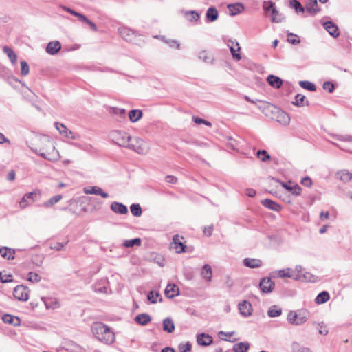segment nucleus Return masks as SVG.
<instances>
[{
    "mask_svg": "<svg viewBox=\"0 0 352 352\" xmlns=\"http://www.w3.org/2000/svg\"><path fill=\"white\" fill-rule=\"evenodd\" d=\"M263 113L272 120H276L282 125L287 126L289 124L290 117L289 115L276 107L265 104L263 107H260Z\"/></svg>",
    "mask_w": 352,
    "mask_h": 352,
    "instance_id": "obj_1",
    "label": "nucleus"
},
{
    "mask_svg": "<svg viewBox=\"0 0 352 352\" xmlns=\"http://www.w3.org/2000/svg\"><path fill=\"white\" fill-rule=\"evenodd\" d=\"M91 330L96 338L106 344H111L115 340L114 333L106 324L102 322H94Z\"/></svg>",
    "mask_w": 352,
    "mask_h": 352,
    "instance_id": "obj_2",
    "label": "nucleus"
},
{
    "mask_svg": "<svg viewBox=\"0 0 352 352\" xmlns=\"http://www.w3.org/2000/svg\"><path fill=\"white\" fill-rule=\"evenodd\" d=\"M39 140L45 146L43 148H36L34 151L43 158L51 160L52 155L55 152V146L53 142L47 136H43Z\"/></svg>",
    "mask_w": 352,
    "mask_h": 352,
    "instance_id": "obj_3",
    "label": "nucleus"
},
{
    "mask_svg": "<svg viewBox=\"0 0 352 352\" xmlns=\"http://www.w3.org/2000/svg\"><path fill=\"white\" fill-rule=\"evenodd\" d=\"M126 148L133 150L141 155L146 154L149 150L148 144L144 140L138 137H131V140L128 142Z\"/></svg>",
    "mask_w": 352,
    "mask_h": 352,
    "instance_id": "obj_4",
    "label": "nucleus"
},
{
    "mask_svg": "<svg viewBox=\"0 0 352 352\" xmlns=\"http://www.w3.org/2000/svg\"><path fill=\"white\" fill-rule=\"evenodd\" d=\"M111 140L120 146L126 148L128 142H131V136L123 131H113L110 133Z\"/></svg>",
    "mask_w": 352,
    "mask_h": 352,
    "instance_id": "obj_5",
    "label": "nucleus"
},
{
    "mask_svg": "<svg viewBox=\"0 0 352 352\" xmlns=\"http://www.w3.org/2000/svg\"><path fill=\"white\" fill-rule=\"evenodd\" d=\"M41 196V190L36 189L31 192L25 193L19 202L21 208L24 209L36 201H38Z\"/></svg>",
    "mask_w": 352,
    "mask_h": 352,
    "instance_id": "obj_6",
    "label": "nucleus"
},
{
    "mask_svg": "<svg viewBox=\"0 0 352 352\" xmlns=\"http://www.w3.org/2000/svg\"><path fill=\"white\" fill-rule=\"evenodd\" d=\"M288 322L293 325H301L307 320V316L302 313L297 314L295 311H290L287 316Z\"/></svg>",
    "mask_w": 352,
    "mask_h": 352,
    "instance_id": "obj_7",
    "label": "nucleus"
},
{
    "mask_svg": "<svg viewBox=\"0 0 352 352\" xmlns=\"http://www.w3.org/2000/svg\"><path fill=\"white\" fill-rule=\"evenodd\" d=\"M120 35L128 42L135 43V38L138 36H140L138 32L131 30L126 26H122L118 28Z\"/></svg>",
    "mask_w": 352,
    "mask_h": 352,
    "instance_id": "obj_8",
    "label": "nucleus"
},
{
    "mask_svg": "<svg viewBox=\"0 0 352 352\" xmlns=\"http://www.w3.org/2000/svg\"><path fill=\"white\" fill-rule=\"evenodd\" d=\"M29 289L28 287L21 285H17L14 287L13 291L14 296L19 300L27 301L29 298Z\"/></svg>",
    "mask_w": 352,
    "mask_h": 352,
    "instance_id": "obj_9",
    "label": "nucleus"
},
{
    "mask_svg": "<svg viewBox=\"0 0 352 352\" xmlns=\"http://www.w3.org/2000/svg\"><path fill=\"white\" fill-rule=\"evenodd\" d=\"M275 284L269 277H264L261 279L259 287L263 293L268 294L273 291Z\"/></svg>",
    "mask_w": 352,
    "mask_h": 352,
    "instance_id": "obj_10",
    "label": "nucleus"
},
{
    "mask_svg": "<svg viewBox=\"0 0 352 352\" xmlns=\"http://www.w3.org/2000/svg\"><path fill=\"white\" fill-rule=\"evenodd\" d=\"M183 237L176 234L173 238V242L170 244V248L175 250L176 253L181 254L186 251V245L181 241Z\"/></svg>",
    "mask_w": 352,
    "mask_h": 352,
    "instance_id": "obj_11",
    "label": "nucleus"
},
{
    "mask_svg": "<svg viewBox=\"0 0 352 352\" xmlns=\"http://www.w3.org/2000/svg\"><path fill=\"white\" fill-rule=\"evenodd\" d=\"M238 307L241 315H242L243 317H248L252 314L253 309L252 304L245 300L239 302Z\"/></svg>",
    "mask_w": 352,
    "mask_h": 352,
    "instance_id": "obj_12",
    "label": "nucleus"
},
{
    "mask_svg": "<svg viewBox=\"0 0 352 352\" xmlns=\"http://www.w3.org/2000/svg\"><path fill=\"white\" fill-rule=\"evenodd\" d=\"M46 52L50 55L58 54L61 50V43L58 41H50L46 46Z\"/></svg>",
    "mask_w": 352,
    "mask_h": 352,
    "instance_id": "obj_13",
    "label": "nucleus"
},
{
    "mask_svg": "<svg viewBox=\"0 0 352 352\" xmlns=\"http://www.w3.org/2000/svg\"><path fill=\"white\" fill-rule=\"evenodd\" d=\"M197 342L199 345L206 346L212 343L213 338L208 334L201 333L197 335Z\"/></svg>",
    "mask_w": 352,
    "mask_h": 352,
    "instance_id": "obj_14",
    "label": "nucleus"
},
{
    "mask_svg": "<svg viewBox=\"0 0 352 352\" xmlns=\"http://www.w3.org/2000/svg\"><path fill=\"white\" fill-rule=\"evenodd\" d=\"M111 210L116 214H126L128 213L127 207L122 203L113 201L111 204Z\"/></svg>",
    "mask_w": 352,
    "mask_h": 352,
    "instance_id": "obj_15",
    "label": "nucleus"
},
{
    "mask_svg": "<svg viewBox=\"0 0 352 352\" xmlns=\"http://www.w3.org/2000/svg\"><path fill=\"white\" fill-rule=\"evenodd\" d=\"M323 26L329 34L334 38L339 36L340 33L337 25L332 21H327L324 23Z\"/></svg>",
    "mask_w": 352,
    "mask_h": 352,
    "instance_id": "obj_16",
    "label": "nucleus"
},
{
    "mask_svg": "<svg viewBox=\"0 0 352 352\" xmlns=\"http://www.w3.org/2000/svg\"><path fill=\"white\" fill-rule=\"evenodd\" d=\"M84 192L85 194L100 195L103 198L109 197L108 193L103 191V190L98 186H91L89 188H85Z\"/></svg>",
    "mask_w": 352,
    "mask_h": 352,
    "instance_id": "obj_17",
    "label": "nucleus"
},
{
    "mask_svg": "<svg viewBox=\"0 0 352 352\" xmlns=\"http://www.w3.org/2000/svg\"><path fill=\"white\" fill-rule=\"evenodd\" d=\"M262 264V261L258 258H245L243 259V265L250 268H258Z\"/></svg>",
    "mask_w": 352,
    "mask_h": 352,
    "instance_id": "obj_18",
    "label": "nucleus"
},
{
    "mask_svg": "<svg viewBox=\"0 0 352 352\" xmlns=\"http://www.w3.org/2000/svg\"><path fill=\"white\" fill-rule=\"evenodd\" d=\"M267 81L274 88L279 89L283 85V80L278 76L272 74L267 76Z\"/></svg>",
    "mask_w": 352,
    "mask_h": 352,
    "instance_id": "obj_19",
    "label": "nucleus"
},
{
    "mask_svg": "<svg viewBox=\"0 0 352 352\" xmlns=\"http://www.w3.org/2000/svg\"><path fill=\"white\" fill-rule=\"evenodd\" d=\"M107 279H101L93 285L94 290L97 293H107Z\"/></svg>",
    "mask_w": 352,
    "mask_h": 352,
    "instance_id": "obj_20",
    "label": "nucleus"
},
{
    "mask_svg": "<svg viewBox=\"0 0 352 352\" xmlns=\"http://www.w3.org/2000/svg\"><path fill=\"white\" fill-rule=\"evenodd\" d=\"M165 294L168 298H173L179 295V288L175 284H168L165 289Z\"/></svg>",
    "mask_w": 352,
    "mask_h": 352,
    "instance_id": "obj_21",
    "label": "nucleus"
},
{
    "mask_svg": "<svg viewBox=\"0 0 352 352\" xmlns=\"http://www.w3.org/2000/svg\"><path fill=\"white\" fill-rule=\"evenodd\" d=\"M277 182H279L281 186L288 190L289 192H291L294 195H300L302 191V188L298 184L294 185V186H289L285 182H282L279 180H276Z\"/></svg>",
    "mask_w": 352,
    "mask_h": 352,
    "instance_id": "obj_22",
    "label": "nucleus"
},
{
    "mask_svg": "<svg viewBox=\"0 0 352 352\" xmlns=\"http://www.w3.org/2000/svg\"><path fill=\"white\" fill-rule=\"evenodd\" d=\"M261 204L263 206L269 208L272 210L278 212L280 210V206L270 199H265L261 201Z\"/></svg>",
    "mask_w": 352,
    "mask_h": 352,
    "instance_id": "obj_23",
    "label": "nucleus"
},
{
    "mask_svg": "<svg viewBox=\"0 0 352 352\" xmlns=\"http://www.w3.org/2000/svg\"><path fill=\"white\" fill-rule=\"evenodd\" d=\"M201 275L206 281H211L212 277V270L210 265H204V266L202 267Z\"/></svg>",
    "mask_w": 352,
    "mask_h": 352,
    "instance_id": "obj_24",
    "label": "nucleus"
},
{
    "mask_svg": "<svg viewBox=\"0 0 352 352\" xmlns=\"http://www.w3.org/2000/svg\"><path fill=\"white\" fill-rule=\"evenodd\" d=\"M136 323L141 325H146L151 320V317L148 314H140L135 317Z\"/></svg>",
    "mask_w": 352,
    "mask_h": 352,
    "instance_id": "obj_25",
    "label": "nucleus"
},
{
    "mask_svg": "<svg viewBox=\"0 0 352 352\" xmlns=\"http://www.w3.org/2000/svg\"><path fill=\"white\" fill-rule=\"evenodd\" d=\"M306 9L311 15L316 14L320 10L318 6L317 0H309L306 6Z\"/></svg>",
    "mask_w": 352,
    "mask_h": 352,
    "instance_id": "obj_26",
    "label": "nucleus"
},
{
    "mask_svg": "<svg viewBox=\"0 0 352 352\" xmlns=\"http://www.w3.org/2000/svg\"><path fill=\"white\" fill-rule=\"evenodd\" d=\"M228 8L230 12V14L232 16L236 15L239 14L244 9V6L241 3H237L234 4H229L228 6Z\"/></svg>",
    "mask_w": 352,
    "mask_h": 352,
    "instance_id": "obj_27",
    "label": "nucleus"
},
{
    "mask_svg": "<svg viewBox=\"0 0 352 352\" xmlns=\"http://www.w3.org/2000/svg\"><path fill=\"white\" fill-rule=\"evenodd\" d=\"M2 320L3 322L13 324L14 326H19L20 324V320L18 317H14L8 314H4L2 317Z\"/></svg>",
    "mask_w": 352,
    "mask_h": 352,
    "instance_id": "obj_28",
    "label": "nucleus"
},
{
    "mask_svg": "<svg viewBox=\"0 0 352 352\" xmlns=\"http://www.w3.org/2000/svg\"><path fill=\"white\" fill-rule=\"evenodd\" d=\"M163 330L168 333H172L175 330V324L170 318H166L163 320Z\"/></svg>",
    "mask_w": 352,
    "mask_h": 352,
    "instance_id": "obj_29",
    "label": "nucleus"
},
{
    "mask_svg": "<svg viewBox=\"0 0 352 352\" xmlns=\"http://www.w3.org/2000/svg\"><path fill=\"white\" fill-rule=\"evenodd\" d=\"M14 250L7 247H2L0 248V254L2 257L6 258L8 260L14 259Z\"/></svg>",
    "mask_w": 352,
    "mask_h": 352,
    "instance_id": "obj_30",
    "label": "nucleus"
},
{
    "mask_svg": "<svg viewBox=\"0 0 352 352\" xmlns=\"http://www.w3.org/2000/svg\"><path fill=\"white\" fill-rule=\"evenodd\" d=\"M142 111L139 109H133L129 112V118L131 122H138L142 117Z\"/></svg>",
    "mask_w": 352,
    "mask_h": 352,
    "instance_id": "obj_31",
    "label": "nucleus"
},
{
    "mask_svg": "<svg viewBox=\"0 0 352 352\" xmlns=\"http://www.w3.org/2000/svg\"><path fill=\"white\" fill-rule=\"evenodd\" d=\"M218 11L214 7H210L208 9L206 12V16L208 21L210 22H214L218 19Z\"/></svg>",
    "mask_w": 352,
    "mask_h": 352,
    "instance_id": "obj_32",
    "label": "nucleus"
},
{
    "mask_svg": "<svg viewBox=\"0 0 352 352\" xmlns=\"http://www.w3.org/2000/svg\"><path fill=\"white\" fill-rule=\"evenodd\" d=\"M330 298V296L328 292L322 291L318 294L315 299L316 303L320 305L327 302Z\"/></svg>",
    "mask_w": 352,
    "mask_h": 352,
    "instance_id": "obj_33",
    "label": "nucleus"
},
{
    "mask_svg": "<svg viewBox=\"0 0 352 352\" xmlns=\"http://www.w3.org/2000/svg\"><path fill=\"white\" fill-rule=\"evenodd\" d=\"M339 179L344 182H349L352 179V173L346 170H342L336 173Z\"/></svg>",
    "mask_w": 352,
    "mask_h": 352,
    "instance_id": "obj_34",
    "label": "nucleus"
},
{
    "mask_svg": "<svg viewBox=\"0 0 352 352\" xmlns=\"http://www.w3.org/2000/svg\"><path fill=\"white\" fill-rule=\"evenodd\" d=\"M281 314H282V309L277 305L271 306L267 311V315L270 318L278 317Z\"/></svg>",
    "mask_w": 352,
    "mask_h": 352,
    "instance_id": "obj_35",
    "label": "nucleus"
},
{
    "mask_svg": "<svg viewBox=\"0 0 352 352\" xmlns=\"http://www.w3.org/2000/svg\"><path fill=\"white\" fill-rule=\"evenodd\" d=\"M3 51L8 56L12 64H14L16 62L17 56L12 50V48L8 46H5L3 49Z\"/></svg>",
    "mask_w": 352,
    "mask_h": 352,
    "instance_id": "obj_36",
    "label": "nucleus"
},
{
    "mask_svg": "<svg viewBox=\"0 0 352 352\" xmlns=\"http://www.w3.org/2000/svg\"><path fill=\"white\" fill-rule=\"evenodd\" d=\"M142 240L140 238H135L130 240H125L123 242V246L125 248H133L134 246H140Z\"/></svg>",
    "mask_w": 352,
    "mask_h": 352,
    "instance_id": "obj_37",
    "label": "nucleus"
},
{
    "mask_svg": "<svg viewBox=\"0 0 352 352\" xmlns=\"http://www.w3.org/2000/svg\"><path fill=\"white\" fill-rule=\"evenodd\" d=\"M250 344L248 342H239L234 345L233 350L234 352H248Z\"/></svg>",
    "mask_w": 352,
    "mask_h": 352,
    "instance_id": "obj_38",
    "label": "nucleus"
},
{
    "mask_svg": "<svg viewBox=\"0 0 352 352\" xmlns=\"http://www.w3.org/2000/svg\"><path fill=\"white\" fill-rule=\"evenodd\" d=\"M199 58L206 63H212L214 61V58L206 50L199 52Z\"/></svg>",
    "mask_w": 352,
    "mask_h": 352,
    "instance_id": "obj_39",
    "label": "nucleus"
},
{
    "mask_svg": "<svg viewBox=\"0 0 352 352\" xmlns=\"http://www.w3.org/2000/svg\"><path fill=\"white\" fill-rule=\"evenodd\" d=\"M305 99V96L300 94H298L295 96V101L292 102V104L297 107H303L305 105H309L308 101L306 103H304V100Z\"/></svg>",
    "mask_w": 352,
    "mask_h": 352,
    "instance_id": "obj_40",
    "label": "nucleus"
},
{
    "mask_svg": "<svg viewBox=\"0 0 352 352\" xmlns=\"http://www.w3.org/2000/svg\"><path fill=\"white\" fill-rule=\"evenodd\" d=\"M61 199L62 196L60 195H55L51 197L48 201L44 202L42 206L45 208H50L58 203Z\"/></svg>",
    "mask_w": 352,
    "mask_h": 352,
    "instance_id": "obj_41",
    "label": "nucleus"
},
{
    "mask_svg": "<svg viewBox=\"0 0 352 352\" xmlns=\"http://www.w3.org/2000/svg\"><path fill=\"white\" fill-rule=\"evenodd\" d=\"M61 128L63 129V132L65 133L64 136L67 138H70L72 140H78L80 138V135L77 133L72 132L70 130H68L65 125H61Z\"/></svg>",
    "mask_w": 352,
    "mask_h": 352,
    "instance_id": "obj_42",
    "label": "nucleus"
},
{
    "mask_svg": "<svg viewBox=\"0 0 352 352\" xmlns=\"http://www.w3.org/2000/svg\"><path fill=\"white\" fill-rule=\"evenodd\" d=\"M300 86L307 90L311 91H316V86L315 84H314L311 82L307 81V80H302L299 82Z\"/></svg>",
    "mask_w": 352,
    "mask_h": 352,
    "instance_id": "obj_43",
    "label": "nucleus"
},
{
    "mask_svg": "<svg viewBox=\"0 0 352 352\" xmlns=\"http://www.w3.org/2000/svg\"><path fill=\"white\" fill-rule=\"evenodd\" d=\"M131 212L135 217H140L142 214V210L139 204H133L130 206Z\"/></svg>",
    "mask_w": 352,
    "mask_h": 352,
    "instance_id": "obj_44",
    "label": "nucleus"
},
{
    "mask_svg": "<svg viewBox=\"0 0 352 352\" xmlns=\"http://www.w3.org/2000/svg\"><path fill=\"white\" fill-rule=\"evenodd\" d=\"M290 272H291V269L286 268V269L276 271L274 272V274H276V276L279 278H285V277L291 278L293 276V275Z\"/></svg>",
    "mask_w": 352,
    "mask_h": 352,
    "instance_id": "obj_45",
    "label": "nucleus"
},
{
    "mask_svg": "<svg viewBox=\"0 0 352 352\" xmlns=\"http://www.w3.org/2000/svg\"><path fill=\"white\" fill-rule=\"evenodd\" d=\"M290 6L293 8L297 13L305 12L304 7L301 5L300 1L297 0H290Z\"/></svg>",
    "mask_w": 352,
    "mask_h": 352,
    "instance_id": "obj_46",
    "label": "nucleus"
},
{
    "mask_svg": "<svg viewBox=\"0 0 352 352\" xmlns=\"http://www.w3.org/2000/svg\"><path fill=\"white\" fill-rule=\"evenodd\" d=\"M256 156L262 162H267L270 160L271 157L265 150H258L256 153Z\"/></svg>",
    "mask_w": 352,
    "mask_h": 352,
    "instance_id": "obj_47",
    "label": "nucleus"
},
{
    "mask_svg": "<svg viewBox=\"0 0 352 352\" xmlns=\"http://www.w3.org/2000/svg\"><path fill=\"white\" fill-rule=\"evenodd\" d=\"M186 17L189 21H197L199 19V14L194 10L186 12Z\"/></svg>",
    "mask_w": 352,
    "mask_h": 352,
    "instance_id": "obj_48",
    "label": "nucleus"
},
{
    "mask_svg": "<svg viewBox=\"0 0 352 352\" xmlns=\"http://www.w3.org/2000/svg\"><path fill=\"white\" fill-rule=\"evenodd\" d=\"M111 113L116 116L120 117L121 118H126V111L124 109H120L118 107H111Z\"/></svg>",
    "mask_w": 352,
    "mask_h": 352,
    "instance_id": "obj_49",
    "label": "nucleus"
},
{
    "mask_svg": "<svg viewBox=\"0 0 352 352\" xmlns=\"http://www.w3.org/2000/svg\"><path fill=\"white\" fill-rule=\"evenodd\" d=\"M178 349L180 352H190L192 349V344L190 342H182L179 344Z\"/></svg>",
    "mask_w": 352,
    "mask_h": 352,
    "instance_id": "obj_50",
    "label": "nucleus"
},
{
    "mask_svg": "<svg viewBox=\"0 0 352 352\" xmlns=\"http://www.w3.org/2000/svg\"><path fill=\"white\" fill-rule=\"evenodd\" d=\"M161 39L166 43L170 47H175L176 49H179L180 47V43L177 40H166L164 36H162Z\"/></svg>",
    "mask_w": 352,
    "mask_h": 352,
    "instance_id": "obj_51",
    "label": "nucleus"
},
{
    "mask_svg": "<svg viewBox=\"0 0 352 352\" xmlns=\"http://www.w3.org/2000/svg\"><path fill=\"white\" fill-rule=\"evenodd\" d=\"M41 279V277L37 274L34 272H29L28 280L32 283H38Z\"/></svg>",
    "mask_w": 352,
    "mask_h": 352,
    "instance_id": "obj_52",
    "label": "nucleus"
},
{
    "mask_svg": "<svg viewBox=\"0 0 352 352\" xmlns=\"http://www.w3.org/2000/svg\"><path fill=\"white\" fill-rule=\"evenodd\" d=\"M287 41L289 43L296 45L298 44L300 41L298 38V36L294 33H289L287 35Z\"/></svg>",
    "mask_w": 352,
    "mask_h": 352,
    "instance_id": "obj_53",
    "label": "nucleus"
},
{
    "mask_svg": "<svg viewBox=\"0 0 352 352\" xmlns=\"http://www.w3.org/2000/svg\"><path fill=\"white\" fill-rule=\"evenodd\" d=\"M30 69L29 65L25 60L21 61V74L22 76H26L29 74Z\"/></svg>",
    "mask_w": 352,
    "mask_h": 352,
    "instance_id": "obj_54",
    "label": "nucleus"
},
{
    "mask_svg": "<svg viewBox=\"0 0 352 352\" xmlns=\"http://www.w3.org/2000/svg\"><path fill=\"white\" fill-rule=\"evenodd\" d=\"M272 21L274 23H279L282 21L280 14L276 9H273L272 12Z\"/></svg>",
    "mask_w": 352,
    "mask_h": 352,
    "instance_id": "obj_55",
    "label": "nucleus"
},
{
    "mask_svg": "<svg viewBox=\"0 0 352 352\" xmlns=\"http://www.w3.org/2000/svg\"><path fill=\"white\" fill-rule=\"evenodd\" d=\"M159 296L160 294L158 292L151 291L147 295V298L151 303H156L157 301V298Z\"/></svg>",
    "mask_w": 352,
    "mask_h": 352,
    "instance_id": "obj_56",
    "label": "nucleus"
},
{
    "mask_svg": "<svg viewBox=\"0 0 352 352\" xmlns=\"http://www.w3.org/2000/svg\"><path fill=\"white\" fill-rule=\"evenodd\" d=\"M322 87L324 90L328 91L329 93H333L335 89V86L333 82L326 81L323 83Z\"/></svg>",
    "mask_w": 352,
    "mask_h": 352,
    "instance_id": "obj_57",
    "label": "nucleus"
},
{
    "mask_svg": "<svg viewBox=\"0 0 352 352\" xmlns=\"http://www.w3.org/2000/svg\"><path fill=\"white\" fill-rule=\"evenodd\" d=\"M230 50L234 60H239L241 59V54L238 53V52H239L240 50H236V47H230Z\"/></svg>",
    "mask_w": 352,
    "mask_h": 352,
    "instance_id": "obj_58",
    "label": "nucleus"
},
{
    "mask_svg": "<svg viewBox=\"0 0 352 352\" xmlns=\"http://www.w3.org/2000/svg\"><path fill=\"white\" fill-rule=\"evenodd\" d=\"M12 277L11 274H3L2 272H0V281L3 283H9L12 281L10 278Z\"/></svg>",
    "mask_w": 352,
    "mask_h": 352,
    "instance_id": "obj_59",
    "label": "nucleus"
},
{
    "mask_svg": "<svg viewBox=\"0 0 352 352\" xmlns=\"http://www.w3.org/2000/svg\"><path fill=\"white\" fill-rule=\"evenodd\" d=\"M300 183L305 186L310 187L312 184V181L310 177H305L301 179Z\"/></svg>",
    "mask_w": 352,
    "mask_h": 352,
    "instance_id": "obj_60",
    "label": "nucleus"
},
{
    "mask_svg": "<svg viewBox=\"0 0 352 352\" xmlns=\"http://www.w3.org/2000/svg\"><path fill=\"white\" fill-rule=\"evenodd\" d=\"M228 46L229 47V48H230V47H236V50H241L239 43L232 39L228 40Z\"/></svg>",
    "mask_w": 352,
    "mask_h": 352,
    "instance_id": "obj_61",
    "label": "nucleus"
},
{
    "mask_svg": "<svg viewBox=\"0 0 352 352\" xmlns=\"http://www.w3.org/2000/svg\"><path fill=\"white\" fill-rule=\"evenodd\" d=\"M165 181L167 182V183H170V184H175L177 182V179L176 177L173 176V175H167L166 177H165Z\"/></svg>",
    "mask_w": 352,
    "mask_h": 352,
    "instance_id": "obj_62",
    "label": "nucleus"
},
{
    "mask_svg": "<svg viewBox=\"0 0 352 352\" xmlns=\"http://www.w3.org/2000/svg\"><path fill=\"white\" fill-rule=\"evenodd\" d=\"M266 2H265V4L263 6V8L264 10L266 11V12H268L270 10H272V12L273 11V9H276L275 7H274V3L272 1H270L269 2V6H266Z\"/></svg>",
    "mask_w": 352,
    "mask_h": 352,
    "instance_id": "obj_63",
    "label": "nucleus"
},
{
    "mask_svg": "<svg viewBox=\"0 0 352 352\" xmlns=\"http://www.w3.org/2000/svg\"><path fill=\"white\" fill-rule=\"evenodd\" d=\"M212 230H213V226L205 227L204 230V234L207 236H210L212 235Z\"/></svg>",
    "mask_w": 352,
    "mask_h": 352,
    "instance_id": "obj_64",
    "label": "nucleus"
}]
</instances>
